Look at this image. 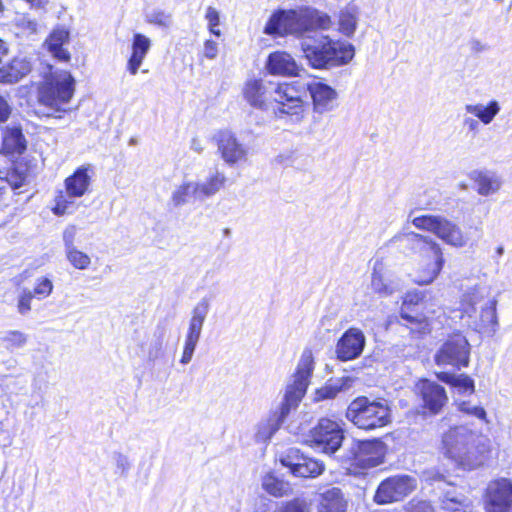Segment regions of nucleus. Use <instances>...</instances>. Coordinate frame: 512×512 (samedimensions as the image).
I'll return each mask as SVG.
<instances>
[{
    "label": "nucleus",
    "mask_w": 512,
    "mask_h": 512,
    "mask_svg": "<svg viewBox=\"0 0 512 512\" xmlns=\"http://www.w3.org/2000/svg\"><path fill=\"white\" fill-rule=\"evenodd\" d=\"M476 191L481 196H490L500 191L503 180L500 175L490 170L474 171L471 175Z\"/></svg>",
    "instance_id": "obj_27"
},
{
    "label": "nucleus",
    "mask_w": 512,
    "mask_h": 512,
    "mask_svg": "<svg viewBox=\"0 0 512 512\" xmlns=\"http://www.w3.org/2000/svg\"><path fill=\"white\" fill-rule=\"evenodd\" d=\"M2 341L6 344L7 348L18 349L26 345L28 335L18 330H10L3 335Z\"/></svg>",
    "instance_id": "obj_48"
},
{
    "label": "nucleus",
    "mask_w": 512,
    "mask_h": 512,
    "mask_svg": "<svg viewBox=\"0 0 512 512\" xmlns=\"http://www.w3.org/2000/svg\"><path fill=\"white\" fill-rule=\"evenodd\" d=\"M471 50L476 53L487 50V46L479 40H472L470 43Z\"/></svg>",
    "instance_id": "obj_59"
},
{
    "label": "nucleus",
    "mask_w": 512,
    "mask_h": 512,
    "mask_svg": "<svg viewBox=\"0 0 512 512\" xmlns=\"http://www.w3.org/2000/svg\"><path fill=\"white\" fill-rule=\"evenodd\" d=\"M415 488V478L408 475L393 476L380 483L374 500L378 504L397 502L408 496Z\"/></svg>",
    "instance_id": "obj_14"
},
{
    "label": "nucleus",
    "mask_w": 512,
    "mask_h": 512,
    "mask_svg": "<svg viewBox=\"0 0 512 512\" xmlns=\"http://www.w3.org/2000/svg\"><path fill=\"white\" fill-rule=\"evenodd\" d=\"M0 174H2L0 172ZM27 179V171L21 166L17 165L5 173V176L0 175V193L7 187L17 189L21 187Z\"/></svg>",
    "instance_id": "obj_39"
},
{
    "label": "nucleus",
    "mask_w": 512,
    "mask_h": 512,
    "mask_svg": "<svg viewBox=\"0 0 512 512\" xmlns=\"http://www.w3.org/2000/svg\"><path fill=\"white\" fill-rule=\"evenodd\" d=\"M346 506L341 490L333 487L320 495L317 512H346Z\"/></svg>",
    "instance_id": "obj_31"
},
{
    "label": "nucleus",
    "mask_w": 512,
    "mask_h": 512,
    "mask_svg": "<svg viewBox=\"0 0 512 512\" xmlns=\"http://www.w3.org/2000/svg\"><path fill=\"white\" fill-rule=\"evenodd\" d=\"M2 152L9 156H18L25 152L27 141L19 124L11 123L1 129Z\"/></svg>",
    "instance_id": "obj_21"
},
{
    "label": "nucleus",
    "mask_w": 512,
    "mask_h": 512,
    "mask_svg": "<svg viewBox=\"0 0 512 512\" xmlns=\"http://www.w3.org/2000/svg\"><path fill=\"white\" fill-rule=\"evenodd\" d=\"M305 94L306 87L299 81L273 84L271 99L277 104L275 111L301 120L305 112Z\"/></svg>",
    "instance_id": "obj_9"
},
{
    "label": "nucleus",
    "mask_w": 512,
    "mask_h": 512,
    "mask_svg": "<svg viewBox=\"0 0 512 512\" xmlns=\"http://www.w3.org/2000/svg\"><path fill=\"white\" fill-rule=\"evenodd\" d=\"M266 69L271 75L291 77L298 75L300 67L291 54L276 51L268 56Z\"/></svg>",
    "instance_id": "obj_22"
},
{
    "label": "nucleus",
    "mask_w": 512,
    "mask_h": 512,
    "mask_svg": "<svg viewBox=\"0 0 512 512\" xmlns=\"http://www.w3.org/2000/svg\"><path fill=\"white\" fill-rule=\"evenodd\" d=\"M263 489L275 497H282L289 494L291 487L285 482L272 474H267L262 481Z\"/></svg>",
    "instance_id": "obj_42"
},
{
    "label": "nucleus",
    "mask_w": 512,
    "mask_h": 512,
    "mask_svg": "<svg viewBox=\"0 0 512 512\" xmlns=\"http://www.w3.org/2000/svg\"><path fill=\"white\" fill-rule=\"evenodd\" d=\"M209 310L210 301L208 298L204 297L194 306L191 311V317L185 335L183 353L180 359V363L183 365L188 364L192 360Z\"/></svg>",
    "instance_id": "obj_12"
},
{
    "label": "nucleus",
    "mask_w": 512,
    "mask_h": 512,
    "mask_svg": "<svg viewBox=\"0 0 512 512\" xmlns=\"http://www.w3.org/2000/svg\"><path fill=\"white\" fill-rule=\"evenodd\" d=\"M406 512H434L433 507L426 501H420L417 503L411 502L406 508Z\"/></svg>",
    "instance_id": "obj_56"
},
{
    "label": "nucleus",
    "mask_w": 512,
    "mask_h": 512,
    "mask_svg": "<svg viewBox=\"0 0 512 512\" xmlns=\"http://www.w3.org/2000/svg\"><path fill=\"white\" fill-rule=\"evenodd\" d=\"M486 512H512V483L508 479L491 482L487 487Z\"/></svg>",
    "instance_id": "obj_16"
},
{
    "label": "nucleus",
    "mask_w": 512,
    "mask_h": 512,
    "mask_svg": "<svg viewBox=\"0 0 512 512\" xmlns=\"http://www.w3.org/2000/svg\"><path fill=\"white\" fill-rule=\"evenodd\" d=\"M285 417H282L281 413H275L267 419L260 421L256 427L255 438L259 442L268 441L273 434L279 429L280 425L284 421Z\"/></svg>",
    "instance_id": "obj_36"
},
{
    "label": "nucleus",
    "mask_w": 512,
    "mask_h": 512,
    "mask_svg": "<svg viewBox=\"0 0 512 512\" xmlns=\"http://www.w3.org/2000/svg\"><path fill=\"white\" fill-rule=\"evenodd\" d=\"M496 297H491V288L475 285L462 298V317L473 330L493 335L498 328Z\"/></svg>",
    "instance_id": "obj_5"
},
{
    "label": "nucleus",
    "mask_w": 512,
    "mask_h": 512,
    "mask_svg": "<svg viewBox=\"0 0 512 512\" xmlns=\"http://www.w3.org/2000/svg\"><path fill=\"white\" fill-rule=\"evenodd\" d=\"M436 376L438 380L457 388L460 393L472 394L475 390L473 379L466 374L438 372Z\"/></svg>",
    "instance_id": "obj_35"
},
{
    "label": "nucleus",
    "mask_w": 512,
    "mask_h": 512,
    "mask_svg": "<svg viewBox=\"0 0 512 512\" xmlns=\"http://www.w3.org/2000/svg\"><path fill=\"white\" fill-rule=\"evenodd\" d=\"M303 58L307 64L318 70H327L349 64L355 55L354 46L329 35L318 32L300 42Z\"/></svg>",
    "instance_id": "obj_4"
},
{
    "label": "nucleus",
    "mask_w": 512,
    "mask_h": 512,
    "mask_svg": "<svg viewBox=\"0 0 512 512\" xmlns=\"http://www.w3.org/2000/svg\"><path fill=\"white\" fill-rule=\"evenodd\" d=\"M67 261L75 268L79 270H86L91 265V257L79 250L77 247L65 252Z\"/></svg>",
    "instance_id": "obj_44"
},
{
    "label": "nucleus",
    "mask_w": 512,
    "mask_h": 512,
    "mask_svg": "<svg viewBox=\"0 0 512 512\" xmlns=\"http://www.w3.org/2000/svg\"><path fill=\"white\" fill-rule=\"evenodd\" d=\"M308 458L309 457L301 453L300 450L296 448H289L280 461L284 466L290 469L291 473H293L294 470H296L300 464L307 461Z\"/></svg>",
    "instance_id": "obj_47"
},
{
    "label": "nucleus",
    "mask_w": 512,
    "mask_h": 512,
    "mask_svg": "<svg viewBox=\"0 0 512 512\" xmlns=\"http://www.w3.org/2000/svg\"><path fill=\"white\" fill-rule=\"evenodd\" d=\"M53 291V283L49 278L42 277L37 279L36 284L33 288L34 297L39 300L47 298Z\"/></svg>",
    "instance_id": "obj_51"
},
{
    "label": "nucleus",
    "mask_w": 512,
    "mask_h": 512,
    "mask_svg": "<svg viewBox=\"0 0 512 512\" xmlns=\"http://www.w3.org/2000/svg\"><path fill=\"white\" fill-rule=\"evenodd\" d=\"M346 417L360 429L373 430L391 422V408L388 400L360 396L349 404Z\"/></svg>",
    "instance_id": "obj_7"
},
{
    "label": "nucleus",
    "mask_w": 512,
    "mask_h": 512,
    "mask_svg": "<svg viewBox=\"0 0 512 512\" xmlns=\"http://www.w3.org/2000/svg\"><path fill=\"white\" fill-rule=\"evenodd\" d=\"M324 470V465L313 458H308L303 464H300L292 473L297 477H317Z\"/></svg>",
    "instance_id": "obj_43"
},
{
    "label": "nucleus",
    "mask_w": 512,
    "mask_h": 512,
    "mask_svg": "<svg viewBox=\"0 0 512 512\" xmlns=\"http://www.w3.org/2000/svg\"><path fill=\"white\" fill-rule=\"evenodd\" d=\"M22 25L27 28L31 33L36 32L37 30V23L30 19H22Z\"/></svg>",
    "instance_id": "obj_60"
},
{
    "label": "nucleus",
    "mask_w": 512,
    "mask_h": 512,
    "mask_svg": "<svg viewBox=\"0 0 512 512\" xmlns=\"http://www.w3.org/2000/svg\"><path fill=\"white\" fill-rule=\"evenodd\" d=\"M144 19L146 23L165 30L170 29L174 23L172 12L161 8H152L146 11Z\"/></svg>",
    "instance_id": "obj_40"
},
{
    "label": "nucleus",
    "mask_w": 512,
    "mask_h": 512,
    "mask_svg": "<svg viewBox=\"0 0 512 512\" xmlns=\"http://www.w3.org/2000/svg\"><path fill=\"white\" fill-rule=\"evenodd\" d=\"M416 389L421 397L423 408L432 415L438 414L448 400L445 389L435 382L421 380L417 383Z\"/></svg>",
    "instance_id": "obj_18"
},
{
    "label": "nucleus",
    "mask_w": 512,
    "mask_h": 512,
    "mask_svg": "<svg viewBox=\"0 0 512 512\" xmlns=\"http://www.w3.org/2000/svg\"><path fill=\"white\" fill-rule=\"evenodd\" d=\"M314 370V359L311 350H304L299 360L292 383L288 384L281 404L280 413L286 417L291 409L298 406L303 398Z\"/></svg>",
    "instance_id": "obj_8"
},
{
    "label": "nucleus",
    "mask_w": 512,
    "mask_h": 512,
    "mask_svg": "<svg viewBox=\"0 0 512 512\" xmlns=\"http://www.w3.org/2000/svg\"><path fill=\"white\" fill-rule=\"evenodd\" d=\"M456 409L464 415L474 417L485 424H490L487 412L480 404H475L470 400L456 399L454 401Z\"/></svg>",
    "instance_id": "obj_41"
},
{
    "label": "nucleus",
    "mask_w": 512,
    "mask_h": 512,
    "mask_svg": "<svg viewBox=\"0 0 512 512\" xmlns=\"http://www.w3.org/2000/svg\"><path fill=\"white\" fill-rule=\"evenodd\" d=\"M471 346L466 337L460 333L453 334L443 343L434 356L439 366L451 365L457 369L469 365Z\"/></svg>",
    "instance_id": "obj_11"
},
{
    "label": "nucleus",
    "mask_w": 512,
    "mask_h": 512,
    "mask_svg": "<svg viewBox=\"0 0 512 512\" xmlns=\"http://www.w3.org/2000/svg\"><path fill=\"white\" fill-rule=\"evenodd\" d=\"M42 80L37 83V101L48 117L62 118L71 111L70 102L75 92V79L69 71L45 65L41 69Z\"/></svg>",
    "instance_id": "obj_3"
},
{
    "label": "nucleus",
    "mask_w": 512,
    "mask_h": 512,
    "mask_svg": "<svg viewBox=\"0 0 512 512\" xmlns=\"http://www.w3.org/2000/svg\"><path fill=\"white\" fill-rule=\"evenodd\" d=\"M34 295L31 290L24 289L18 297L17 310L21 315H26L31 310V301Z\"/></svg>",
    "instance_id": "obj_53"
},
{
    "label": "nucleus",
    "mask_w": 512,
    "mask_h": 512,
    "mask_svg": "<svg viewBox=\"0 0 512 512\" xmlns=\"http://www.w3.org/2000/svg\"><path fill=\"white\" fill-rule=\"evenodd\" d=\"M190 148L197 153H201L204 149L201 140H199L198 138H193L191 140Z\"/></svg>",
    "instance_id": "obj_61"
},
{
    "label": "nucleus",
    "mask_w": 512,
    "mask_h": 512,
    "mask_svg": "<svg viewBox=\"0 0 512 512\" xmlns=\"http://www.w3.org/2000/svg\"><path fill=\"white\" fill-rule=\"evenodd\" d=\"M310 442L315 448L327 454L335 453L344 439L343 431L339 424L327 418L319 420L310 432Z\"/></svg>",
    "instance_id": "obj_13"
},
{
    "label": "nucleus",
    "mask_w": 512,
    "mask_h": 512,
    "mask_svg": "<svg viewBox=\"0 0 512 512\" xmlns=\"http://www.w3.org/2000/svg\"><path fill=\"white\" fill-rule=\"evenodd\" d=\"M215 139L218 152L227 165L234 166L247 160L248 147L232 131L221 130L216 134Z\"/></svg>",
    "instance_id": "obj_15"
},
{
    "label": "nucleus",
    "mask_w": 512,
    "mask_h": 512,
    "mask_svg": "<svg viewBox=\"0 0 512 512\" xmlns=\"http://www.w3.org/2000/svg\"><path fill=\"white\" fill-rule=\"evenodd\" d=\"M306 90L310 93L313 109L316 113L323 114L331 111L335 107L337 92L328 84L312 82L308 84Z\"/></svg>",
    "instance_id": "obj_20"
},
{
    "label": "nucleus",
    "mask_w": 512,
    "mask_h": 512,
    "mask_svg": "<svg viewBox=\"0 0 512 512\" xmlns=\"http://www.w3.org/2000/svg\"><path fill=\"white\" fill-rule=\"evenodd\" d=\"M465 111L474 115L482 124L489 125L501 111V105L497 100H490L486 104H467Z\"/></svg>",
    "instance_id": "obj_32"
},
{
    "label": "nucleus",
    "mask_w": 512,
    "mask_h": 512,
    "mask_svg": "<svg viewBox=\"0 0 512 512\" xmlns=\"http://www.w3.org/2000/svg\"><path fill=\"white\" fill-rule=\"evenodd\" d=\"M226 183V176L223 172L215 170L204 182H198V188L202 199L212 197L219 192Z\"/></svg>",
    "instance_id": "obj_37"
},
{
    "label": "nucleus",
    "mask_w": 512,
    "mask_h": 512,
    "mask_svg": "<svg viewBox=\"0 0 512 512\" xmlns=\"http://www.w3.org/2000/svg\"><path fill=\"white\" fill-rule=\"evenodd\" d=\"M353 379L350 377H341L328 381L324 386L315 391L314 400H330L337 397L341 392L347 391L352 387Z\"/></svg>",
    "instance_id": "obj_33"
},
{
    "label": "nucleus",
    "mask_w": 512,
    "mask_h": 512,
    "mask_svg": "<svg viewBox=\"0 0 512 512\" xmlns=\"http://www.w3.org/2000/svg\"><path fill=\"white\" fill-rule=\"evenodd\" d=\"M78 235V228L74 224L65 227L62 234V240L65 252L76 248L75 242Z\"/></svg>",
    "instance_id": "obj_52"
},
{
    "label": "nucleus",
    "mask_w": 512,
    "mask_h": 512,
    "mask_svg": "<svg viewBox=\"0 0 512 512\" xmlns=\"http://www.w3.org/2000/svg\"><path fill=\"white\" fill-rule=\"evenodd\" d=\"M439 450L463 470H474L490 458L492 443L481 431L466 424L450 426L441 435Z\"/></svg>",
    "instance_id": "obj_1"
},
{
    "label": "nucleus",
    "mask_w": 512,
    "mask_h": 512,
    "mask_svg": "<svg viewBox=\"0 0 512 512\" xmlns=\"http://www.w3.org/2000/svg\"><path fill=\"white\" fill-rule=\"evenodd\" d=\"M400 280L385 270L381 264H376L371 274V289L382 296H389L399 291Z\"/></svg>",
    "instance_id": "obj_25"
},
{
    "label": "nucleus",
    "mask_w": 512,
    "mask_h": 512,
    "mask_svg": "<svg viewBox=\"0 0 512 512\" xmlns=\"http://www.w3.org/2000/svg\"><path fill=\"white\" fill-rule=\"evenodd\" d=\"M401 317H402L403 319H406V320H407V321H409V322L418 321L415 317H413V316H411V315H408V314L404 313L403 311H402V313H401Z\"/></svg>",
    "instance_id": "obj_64"
},
{
    "label": "nucleus",
    "mask_w": 512,
    "mask_h": 512,
    "mask_svg": "<svg viewBox=\"0 0 512 512\" xmlns=\"http://www.w3.org/2000/svg\"><path fill=\"white\" fill-rule=\"evenodd\" d=\"M195 200L202 201L203 199L198 188V182L194 181H184L176 186L170 197V203L176 208Z\"/></svg>",
    "instance_id": "obj_30"
},
{
    "label": "nucleus",
    "mask_w": 512,
    "mask_h": 512,
    "mask_svg": "<svg viewBox=\"0 0 512 512\" xmlns=\"http://www.w3.org/2000/svg\"><path fill=\"white\" fill-rule=\"evenodd\" d=\"M358 23V12L354 7L342 9L338 16V30L346 37H352Z\"/></svg>",
    "instance_id": "obj_38"
},
{
    "label": "nucleus",
    "mask_w": 512,
    "mask_h": 512,
    "mask_svg": "<svg viewBox=\"0 0 512 512\" xmlns=\"http://www.w3.org/2000/svg\"><path fill=\"white\" fill-rule=\"evenodd\" d=\"M93 176V169L91 165H83L76 169V171L66 178L65 189L66 196L59 195L56 198V204L53 208L55 215L61 216L69 213V207L72 201H68L69 198L82 197L88 190L91 184Z\"/></svg>",
    "instance_id": "obj_10"
},
{
    "label": "nucleus",
    "mask_w": 512,
    "mask_h": 512,
    "mask_svg": "<svg viewBox=\"0 0 512 512\" xmlns=\"http://www.w3.org/2000/svg\"><path fill=\"white\" fill-rule=\"evenodd\" d=\"M392 241H406L411 244L417 261L413 273L415 283L429 285L438 277L445 262L440 244L428 236L414 232L397 234Z\"/></svg>",
    "instance_id": "obj_6"
},
{
    "label": "nucleus",
    "mask_w": 512,
    "mask_h": 512,
    "mask_svg": "<svg viewBox=\"0 0 512 512\" xmlns=\"http://www.w3.org/2000/svg\"><path fill=\"white\" fill-rule=\"evenodd\" d=\"M152 46L151 39L144 34L135 33L132 39L131 55L127 61V70L136 75Z\"/></svg>",
    "instance_id": "obj_26"
},
{
    "label": "nucleus",
    "mask_w": 512,
    "mask_h": 512,
    "mask_svg": "<svg viewBox=\"0 0 512 512\" xmlns=\"http://www.w3.org/2000/svg\"><path fill=\"white\" fill-rule=\"evenodd\" d=\"M436 236L454 248L465 247L469 241L468 236L456 223L444 217L440 221Z\"/></svg>",
    "instance_id": "obj_28"
},
{
    "label": "nucleus",
    "mask_w": 512,
    "mask_h": 512,
    "mask_svg": "<svg viewBox=\"0 0 512 512\" xmlns=\"http://www.w3.org/2000/svg\"><path fill=\"white\" fill-rule=\"evenodd\" d=\"M163 331L159 333V336L157 338V341L155 343V346L153 349L149 350V358L150 359H156L161 355L162 352V346H163Z\"/></svg>",
    "instance_id": "obj_57"
},
{
    "label": "nucleus",
    "mask_w": 512,
    "mask_h": 512,
    "mask_svg": "<svg viewBox=\"0 0 512 512\" xmlns=\"http://www.w3.org/2000/svg\"><path fill=\"white\" fill-rule=\"evenodd\" d=\"M33 68L32 58L26 55H17L11 62L0 68L1 83H16L27 76Z\"/></svg>",
    "instance_id": "obj_23"
},
{
    "label": "nucleus",
    "mask_w": 512,
    "mask_h": 512,
    "mask_svg": "<svg viewBox=\"0 0 512 512\" xmlns=\"http://www.w3.org/2000/svg\"><path fill=\"white\" fill-rule=\"evenodd\" d=\"M365 346V336L358 328L348 329L338 340L336 354L340 360L348 361L359 357Z\"/></svg>",
    "instance_id": "obj_19"
},
{
    "label": "nucleus",
    "mask_w": 512,
    "mask_h": 512,
    "mask_svg": "<svg viewBox=\"0 0 512 512\" xmlns=\"http://www.w3.org/2000/svg\"><path fill=\"white\" fill-rule=\"evenodd\" d=\"M441 219L442 216L439 215H422L413 218L411 222L416 228L431 232L436 235Z\"/></svg>",
    "instance_id": "obj_45"
},
{
    "label": "nucleus",
    "mask_w": 512,
    "mask_h": 512,
    "mask_svg": "<svg viewBox=\"0 0 512 512\" xmlns=\"http://www.w3.org/2000/svg\"><path fill=\"white\" fill-rule=\"evenodd\" d=\"M69 42V31L64 27L54 29L45 41L48 51L60 61H68L70 53L64 48Z\"/></svg>",
    "instance_id": "obj_29"
},
{
    "label": "nucleus",
    "mask_w": 512,
    "mask_h": 512,
    "mask_svg": "<svg viewBox=\"0 0 512 512\" xmlns=\"http://www.w3.org/2000/svg\"><path fill=\"white\" fill-rule=\"evenodd\" d=\"M479 120L471 117H466L463 121L464 125L468 128L469 131H475L479 127Z\"/></svg>",
    "instance_id": "obj_58"
},
{
    "label": "nucleus",
    "mask_w": 512,
    "mask_h": 512,
    "mask_svg": "<svg viewBox=\"0 0 512 512\" xmlns=\"http://www.w3.org/2000/svg\"><path fill=\"white\" fill-rule=\"evenodd\" d=\"M12 113V106L8 100L0 95V124L5 123Z\"/></svg>",
    "instance_id": "obj_55"
},
{
    "label": "nucleus",
    "mask_w": 512,
    "mask_h": 512,
    "mask_svg": "<svg viewBox=\"0 0 512 512\" xmlns=\"http://www.w3.org/2000/svg\"><path fill=\"white\" fill-rule=\"evenodd\" d=\"M273 84H266L261 80L252 79L246 82L243 95L247 102L256 108H265L272 101Z\"/></svg>",
    "instance_id": "obj_24"
},
{
    "label": "nucleus",
    "mask_w": 512,
    "mask_h": 512,
    "mask_svg": "<svg viewBox=\"0 0 512 512\" xmlns=\"http://www.w3.org/2000/svg\"><path fill=\"white\" fill-rule=\"evenodd\" d=\"M204 19L207 22L208 31L220 37L222 35L219 26L221 24L220 12L213 6H208L205 11Z\"/></svg>",
    "instance_id": "obj_49"
},
{
    "label": "nucleus",
    "mask_w": 512,
    "mask_h": 512,
    "mask_svg": "<svg viewBox=\"0 0 512 512\" xmlns=\"http://www.w3.org/2000/svg\"><path fill=\"white\" fill-rule=\"evenodd\" d=\"M7 47L5 45V43L0 39V63L2 62V59L4 58V56L7 54Z\"/></svg>",
    "instance_id": "obj_63"
},
{
    "label": "nucleus",
    "mask_w": 512,
    "mask_h": 512,
    "mask_svg": "<svg viewBox=\"0 0 512 512\" xmlns=\"http://www.w3.org/2000/svg\"><path fill=\"white\" fill-rule=\"evenodd\" d=\"M32 7L35 8H43L47 3L48 0H26Z\"/></svg>",
    "instance_id": "obj_62"
},
{
    "label": "nucleus",
    "mask_w": 512,
    "mask_h": 512,
    "mask_svg": "<svg viewBox=\"0 0 512 512\" xmlns=\"http://www.w3.org/2000/svg\"><path fill=\"white\" fill-rule=\"evenodd\" d=\"M386 447L379 440L358 443L353 452V464L360 468H372L383 463Z\"/></svg>",
    "instance_id": "obj_17"
},
{
    "label": "nucleus",
    "mask_w": 512,
    "mask_h": 512,
    "mask_svg": "<svg viewBox=\"0 0 512 512\" xmlns=\"http://www.w3.org/2000/svg\"><path fill=\"white\" fill-rule=\"evenodd\" d=\"M331 17L314 7L279 10L273 13L264 27L267 35H293L303 40L332 27Z\"/></svg>",
    "instance_id": "obj_2"
},
{
    "label": "nucleus",
    "mask_w": 512,
    "mask_h": 512,
    "mask_svg": "<svg viewBox=\"0 0 512 512\" xmlns=\"http://www.w3.org/2000/svg\"><path fill=\"white\" fill-rule=\"evenodd\" d=\"M219 45L212 39H207L203 44V56L208 60H214L218 56Z\"/></svg>",
    "instance_id": "obj_54"
},
{
    "label": "nucleus",
    "mask_w": 512,
    "mask_h": 512,
    "mask_svg": "<svg viewBox=\"0 0 512 512\" xmlns=\"http://www.w3.org/2000/svg\"><path fill=\"white\" fill-rule=\"evenodd\" d=\"M308 458L309 457L301 453L300 450L296 448H289L280 461L284 466L290 469L291 473H293L294 470H296L300 464L307 461Z\"/></svg>",
    "instance_id": "obj_46"
},
{
    "label": "nucleus",
    "mask_w": 512,
    "mask_h": 512,
    "mask_svg": "<svg viewBox=\"0 0 512 512\" xmlns=\"http://www.w3.org/2000/svg\"><path fill=\"white\" fill-rule=\"evenodd\" d=\"M441 509L445 512H472L473 502L455 490L447 491L441 499Z\"/></svg>",
    "instance_id": "obj_34"
},
{
    "label": "nucleus",
    "mask_w": 512,
    "mask_h": 512,
    "mask_svg": "<svg viewBox=\"0 0 512 512\" xmlns=\"http://www.w3.org/2000/svg\"><path fill=\"white\" fill-rule=\"evenodd\" d=\"M112 464L114 466V473L120 477H126L131 468L129 457L122 452H113Z\"/></svg>",
    "instance_id": "obj_50"
}]
</instances>
